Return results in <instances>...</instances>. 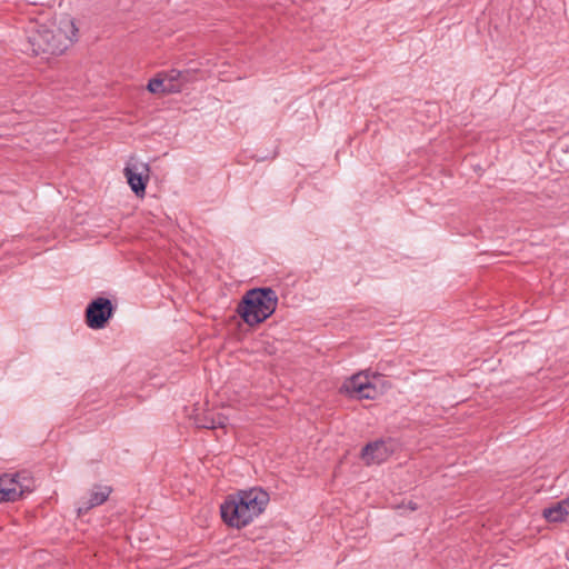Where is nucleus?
Returning a JSON list of instances; mask_svg holds the SVG:
<instances>
[{"instance_id":"f257e3e1","label":"nucleus","mask_w":569,"mask_h":569,"mask_svg":"<svg viewBox=\"0 0 569 569\" xmlns=\"http://www.w3.org/2000/svg\"><path fill=\"white\" fill-rule=\"evenodd\" d=\"M78 38L74 19L60 14L42 24H31L28 29V43L33 54H61Z\"/></svg>"},{"instance_id":"39448f33","label":"nucleus","mask_w":569,"mask_h":569,"mask_svg":"<svg viewBox=\"0 0 569 569\" xmlns=\"http://www.w3.org/2000/svg\"><path fill=\"white\" fill-rule=\"evenodd\" d=\"M341 391L356 399H376L383 392L380 378L377 376L369 377L362 372L353 375L347 379Z\"/></svg>"},{"instance_id":"6e6552de","label":"nucleus","mask_w":569,"mask_h":569,"mask_svg":"<svg viewBox=\"0 0 569 569\" xmlns=\"http://www.w3.org/2000/svg\"><path fill=\"white\" fill-rule=\"evenodd\" d=\"M389 458L388 446L385 441H375L362 450V459L367 465L381 463Z\"/></svg>"},{"instance_id":"423d86ee","label":"nucleus","mask_w":569,"mask_h":569,"mask_svg":"<svg viewBox=\"0 0 569 569\" xmlns=\"http://www.w3.org/2000/svg\"><path fill=\"white\" fill-rule=\"evenodd\" d=\"M123 172L136 196L143 197L149 180V166L144 162L131 161L127 164Z\"/></svg>"},{"instance_id":"9b49d317","label":"nucleus","mask_w":569,"mask_h":569,"mask_svg":"<svg viewBox=\"0 0 569 569\" xmlns=\"http://www.w3.org/2000/svg\"><path fill=\"white\" fill-rule=\"evenodd\" d=\"M160 73L164 80V84L167 86V88L172 87L176 89L173 93L180 92L183 89L186 82L188 81V73L176 69H172L170 71H162Z\"/></svg>"},{"instance_id":"f03ea898","label":"nucleus","mask_w":569,"mask_h":569,"mask_svg":"<svg viewBox=\"0 0 569 569\" xmlns=\"http://www.w3.org/2000/svg\"><path fill=\"white\" fill-rule=\"evenodd\" d=\"M269 500V493L262 488L239 490L221 503V518L231 528H244L266 510Z\"/></svg>"},{"instance_id":"f8f14e48","label":"nucleus","mask_w":569,"mask_h":569,"mask_svg":"<svg viewBox=\"0 0 569 569\" xmlns=\"http://www.w3.org/2000/svg\"><path fill=\"white\" fill-rule=\"evenodd\" d=\"M147 89L149 92L160 96L173 93L176 90L172 87L167 88L160 72L154 78L149 80Z\"/></svg>"},{"instance_id":"0eeeda50","label":"nucleus","mask_w":569,"mask_h":569,"mask_svg":"<svg viewBox=\"0 0 569 569\" xmlns=\"http://www.w3.org/2000/svg\"><path fill=\"white\" fill-rule=\"evenodd\" d=\"M112 315V305L109 299L98 298L87 308V323L92 329H101Z\"/></svg>"},{"instance_id":"7ed1b4c3","label":"nucleus","mask_w":569,"mask_h":569,"mask_svg":"<svg viewBox=\"0 0 569 569\" xmlns=\"http://www.w3.org/2000/svg\"><path fill=\"white\" fill-rule=\"evenodd\" d=\"M278 305V296L270 288L249 290L238 306V312L249 326H256L268 319Z\"/></svg>"},{"instance_id":"1a4fd4ad","label":"nucleus","mask_w":569,"mask_h":569,"mask_svg":"<svg viewBox=\"0 0 569 569\" xmlns=\"http://www.w3.org/2000/svg\"><path fill=\"white\" fill-rule=\"evenodd\" d=\"M111 488L108 486H97L92 489L88 501L78 508L79 513H84L91 508L102 505L110 496Z\"/></svg>"},{"instance_id":"20e7f679","label":"nucleus","mask_w":569,"mask_h":569,"mask_svg":"<svg viewBox=\"0 0 569 569\" xmlns=\"http://www.w3.org/2000/svg\"><path fill=\"white\" fill-rule=\"evenodd\" d=\"M34 489V480L27 471L0 476V503L16 501Z\"/></svg>"},{"instance_id":"ddd939ff","label":"nucleus","mask_w":569,"mask_h":569,"mask_svg":"<svg viewBox=\"0 0 569 569\" xmlns=\"http://www.w3.org/2000/svg\"><path fill=\"white\" fill-rule=\"evenodd\" d=\"M227 422L228 419L226 417L218 415L217 417H206V420L199 423V427L207 429L224 428Z\"/></svg>"},{"instance_id":"9d476101","label":"nucleus","mask_w":569,"mask_h":569,"mask_svg":"<svg viewBox=\"0 0 569 569\" xmlns=\"http://www.w3.org/2000/svg\"><path fill=\"white\" fill-rule=\"evenodd\" d=\"M543 517L551 522L565 521L569 517V497L546 508Z\"/></svg>"}]
</instances>
